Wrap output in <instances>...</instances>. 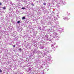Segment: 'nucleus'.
Listing matches in <instances>:
<instances>
[{"label": "nucleus", "instance_id": "nucleus-1", "mask_svg": "<svg viewBox=\"0 0 74 74\" xmlns=\"http://www.w3.org/2000/svg\"><path fill=\"white\" fill-rule=\"evenodd\" d=\"M59 3L60 4H61V5H63V2H62V1H61Z\"/></svg>", "mask_w": 74, "mask_h": 74}, {"label": "nucleus", "instance_id": "nucleus-2", "mask_svg": "<svg viewBox=\"0 0 74 74\" xmlns=\"http://www.w3.org/2000/svg\"><path fill=\"white\" fill-rule=\"evenodd\" d=\"M40 49H44V47H40Z\"/></svg>", "mask_w": 74, "mask_h": 74}, {"label": "nucleus", "instance_id": "nucleus-3", "mask_svg": "<svg viewBox=\"0 0 74 74\" xmlns=\"http://www.w3.org/2000/svg\"><path fill=\"white\" fill-rule=\"evenodd\" d=\"M22 19H23V20L25 19V17H23L22 18Z\"/></svg>", "mask_w": 74, "mask_h": 74}, {"label": "nucleus", "instance_id": "nucleus-4", "mask_svg": "<svg viewBox=\"0 0 74 74\" xmlns=\"http://www.w3.org/2000/svg\"><path fill=\"white\" fill-rule=\"evenodd\" d=\"M46 3H43V5H46Z\"/></svg>", "mask_w": 74, "mask_h": 74}, {"label": "nucleus", "instance_id": "nucleus-5", "mask_svg": "<svg viewBox=\"0 0 74 74\" xmlns=\"http://www.w3.org/2000/svg\"><path fill=\"white\" fill-rule=\"evenodd\" d=\"M19 23H20V21H17V23H18V24H19Z\"/></svg>", "mask_w": 74, "mask_h": 74}, {"label": "nucleus", "instance_id": "nucleus-6", "mask_svg": "<svg viewBox=\"0 0 74 74\" xmlns=\"http://www.w3.org/2000/svg\"><path fill=\"white\" fill-rule=\"evenodd\" d=\"M3 10H5V7H4L3 8Z\"/></svg>", "mask_w": 74, "mask_h": 74}, {"label": "nucleus", "instance_id": "nucleus-7", "mask_svg": "<svg viewBox=\"0 0 74 74\" xmlns=\"http://www.w3.org/2000/svg\"><path fill=\"white\" fill-rule=\"evenodd\" d=\"M22 9H23V10H25V8H22Z\"/></svg>", "mask_w": 74, "mask_h": 74}, {"label": "nucleus", "instance_id": "nucleus-8", "mask_svg": "<svg viewBox=\"0 0 74 74\" xmlns=\"http://www.w3.org/2000/svg\"><path fill=\"white\" fill-rule=\"evenodd\" d=\"M19 51H21V48H20V49H19Z\"/></svg>", "mask_w": 74, "mask_h": 74}, {"label": "nucleus", "instance_id": "nucleus-9", "mask_svg": "<svg viewBox=\"0 0 74 74\" xmlns=\"http://www.w3.org/2000/svg\"><path fill=\"white\" fill-rule=\"evenodd\" d=\"M15 45H13V47H14V48H15Z\"/></svg>", "mask_w": 74, "mask_h": 74}, {"label": "nucleus", "instance_id": "nucleus-10", "mask_svg": "<svg viewBox=\"0 0 74 74\" xmlns=\"http://www.w3.org/2000/svg\"><path fill=\"white\" fill-rule=\"evenodd\" d=\"M2 72V70H0V72L1 73Z\"/></svg>", "mask_w": 74, "mask_h": 74}, {"label": "nucleus", "instance_id": "nucleus-11", "mask_svg": "<svg viewBox=\"0 0 74 74\" xmlns=\"http://www.w3.org/2000/svg\"><path fill=\"white\" fill-rule=\"evenodd\" d=\"M1 5V3H0V5Z\"/></svg>", "mask_w": 74, "mask_h": 74}, {"label": "nucleus", "instance_id": "nucleus-12", "mask_svg": "<svg viewBox=\"0 0 74 74\" xmlns=\"http://www.w3.org/2000/svg\"><path fill=\"white\" fill-rule=\"evenodd\" d=\"M31 5H33L34 6V4H32Z\"/></svg>", "mask_w": 74, "mask_h": 74}, {"label": "nucleus", "instance_id": "nucleus-13", "mask_svg": "<svg viewBox=\"0 0 74 74\" xmlns=\"http://www.w3.org/2000/svg\"><path fill=\"white\" fill-rule=\"evenodd\" d=\"M55 19L56 18V19H57V17H55Z\"/></svg>", "mask_w": 74, "mask_h": 74}, {"label": "nucleus", "instance_id": "nucleus-14", "mask_svg": "<svg viewBox=\"0 0 74 74\" xmlns=\"http://www.w3.org/2000/svg\"><path fill=\"white\" fill-rule=\"evenodd\" d=\"M64 19H65V20H66V18H64Z\"/></svg>", "mask_w": 74, "mask_h": 74}]
</instances>
